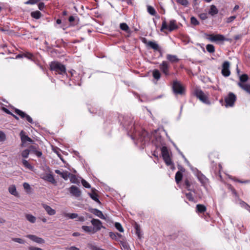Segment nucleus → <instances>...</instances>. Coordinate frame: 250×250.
Listing matches in <instances>:
<instances>
[{"label":"nucleus","instance_id":"12","mask_svg":"<svg viewBox=\"0 0 250 250\" xmlns=\"http://www.w3.org/2000/svg\"><path fill=\"white\" fill-rule=\"evenodd\" d=\"M159 68L161 71L166 75H169V65L166 61H163L159 65Z\"/></svg>","mask_w":250,"mask_h":250},{"label":"nucleus","instance_id":"36","mask_svg":"<svg viewBox=\"0 0 250 250\" xmlns=\"http://www.w3.org/2000/svg\"><path fill=\"white\" fill-rule=\"evenodd\" d=\"M206 49L209 53H212L215 51L214 46L212 44H208L206 46Z\"/></svg>","mask_w":250,"mask_h":250},{"label":"nucleus","instance_id":"5","mask_svg":"<svg viewBox=\"0 0 250 250\" xmlns=\"http://www.w3.org/2000/svg\"><path fill=\"white\" fill-rule=\"evenodd\" d=\"M161 152L163 159L167 165L170 166L172 164V162L170 158L169 152L167 147L165 146H163L161 148Z\"/></svg>","mask_w":250,"mask_h":250},{"label":"nucleus","instance_id":"55","mask_svg":"<svg viewBox=\"0 0 250 250\" xmlns=\"http://www.w3.org/2000/svg\"><path fill=\"white\" fill-rule=\"evenodd\" d=\"M77 218H78L77 221H78L83 222L85 221V218L83 216L78 217Z\"/></svg>","mask_w":250,"mask_h":250},{"label":"nucleus","instance_id":"61","mask_svg":"<svg viewBox=\"0 0 250 250\" xmlns=\"http://www.w3.org/2000/svg\"><path fill=\"white\" fill-rule=\"evenodd\" d=\"M68 20L70 22H73L75 20V18L73 16H71L69 18Z\"/></svg>","mask_w":250,"mask_h":250},{"label":"nucleus","instance_id":"13","mask_svg":"<svg viewBox=\"0 0 250 250\" xmlns=\"http://www.w3.org/2000/svg\"><path fill=\"white\" fill-rule=\"evenodd\" d=\"M26 237L29 238L33 241H34L37 243H38V244H43L44 243V240L43 239H42V238L39 237L35 235L29 234V235H27L26 236Z\"/></svg>","mask_w":250,"mask_h":250},{"label":"nucleus","instance_id":"47","mask_svg":"<svg viewBox=\"0 0 250 250\" xmlns=\"http://www.w3.org/2000/svg\"><path fill=\"white\" fill-rule=\"evenodd\" d=\"M82 184L83 186V187H84L85 188H90V184L84 179H82Z\"/></svg>","mask_w":250,"mask_h":250},{"label":"nucleus","instance_id":"51","mask_svg":"<svg viewBox=\"0 0 250 250\" xmlns=\"http://www.w3.org/2000/svg\"><path fill=\"white\" fill-rule=\"evenodd\" d=\"M236 18V16H230L229 17V18H228L227 19V22L228 23H229V22H231V21H232L235 19Z\"/></svg>","mask_w":250,"mask_h":250},{"label":"nucleus","instance_id":"29","mask_svg":"<svg viewBox=\"0 0 250 250\" xmlns=\"http://www.w3.org/2000/svg\"><path fill=\"white\" fill-rule=\"evenodd\" d=\"M23 131H21V140L22 143H25L26 142L28 141L29 142H32V139L29 138L28 136L25 135H22Z\"/></svg>","mask_w":250,"mask_h":250},{"label":"nucleus","instance_id":"37","mask_svg":"<svg viewBox=\"0 0 250 250\" xmlns=\"http://www.w3.org/2000/svg\"><path fill=\"white\" fill-rule=\"evenodd\" d=\"M22 164L24 166L29 169H32L33 167L27 161L25 160H22Z\"/></svg>","mask_w":250,"mask_h":250},{"label":"nucleus","instance_id":"10","mask_svg":"<svg viewBox=\"0 0 250 250\" xmlns=\"http://www.w3.org/2000/svg\"><path fill=\"white\" fill-rule=\"evenodd\" d=\"M69 191L71 194L75 197H79L81 195L80 189L76 186L70 187L69 188Z\"/></svg>","mask_w":250,"mask_h":250},{"label":"nucleus","instance_id":"40","mask_svg":"<svg viewBox=\"0 0 250 250\" xmlns=\"http://www.w3.org/2000/svg\"><path fill=\"white\" fill-rule=\"evenodd\" d=\"M89 195L94 201H95L97 202H100V201L98 198L97 195L96 193H89Z\"/></svg>","mask_w":250,"mask_h":250},{"label":"nucleus","instance_id":"31","mask_svg":"<svg viewBox=\"0 0 250 250\" xmlns=\"http://www.w3.org/2000/svg\"><path fill=\"white\" fill-rule=\"evenodd\" d=\"M33 148V146H31L30 147V149H25L23 151H22L21 152V156L24 158H28V155L29 154V153H30V150L32 149V148Z\"/></svg>","mask_w":250,"mask_h":250},{"label":"nucleus","instance_id":"2","mask_svg":"<svg viewBox=\"0 0 250 250\" xmlns=\"http://www.w3.org/2000/svg\"><path fill=\"white\" fill-rule=\"evenodd\" d=\"M177 28L178 26L177 25L175 20H170L168 25L167 24L166 21L164 20L162 24L161 31H163L164 29H167L169 31L171 32L177 29Z\"/></svg>","mask_w":250,"mask_h":250},{"label":"nucleus","instance_id":"20","mask_svg":"<svg viewBox=\"0 0 250 250\" xmlns=\"http://www.w3.org/2000/svg\"><path fill=\"white\" fill-rule=\"evenodd\" d=\"M196 176L198 180L202 184H204L206 183L207 179L206 178L205 176H204L200 172L198 171L196 174Z\"/></svg>","mask_w":250,"mask_h":250},{"label":"nucleus","instance_id":"21","mask_svg":"<svg viewBox=\"0 0 250 250\" xmlns=\"http://www.w3.org/2000/svg\"><path fill=\"white\" fill-rule=\"evenodd\" d=\"M8 191L11 194H12L15 196H18V193L17 191L16 186L14 185H11L9 187Z\"/></svg>","mask_w":250,"mask_h":250},{"label":"nucleus","instance_id":"33","mask_svg":"<svg viewBox=\"0 0 250 250\" xmlns=\"http://www.w3.org/2000/svg\"><path fill=\"white\" fill-rule=\"evenodd\" d=\"M182 177V173L180 171H177L175 174V181L177 184H178L181 181Z\"/></svg>","mask_w":250,"mask_h":250},{"label":"nucleus","instance_id":"14","mask_svg":"<svg viewBox=\"0 0 250 250\" xmlns=\"http://www.w3.org/2000/svg\"><path fill=\"white\" fill-rule=\"evenodd\" d=\"M55 172L60 175L65 180H67L71 175V173L67 171H61L59 169H56Z\"/></svg>","mask_w":250,"mask_h":250},{"label":"nucleus","instance_id":"15","mask_svg":"<svg viewBox=\"0 0 250 250\" xmlns=\"http://www.w3.org/2000/svg\"><path fill=\"white\" fill-rule=\"evenodd\" d=\"M192 184L191 182H190L188 179H186L184 181V187L188 190L192 191L195 193V189L191 187Z\"/></svg>","mask_w":250,"mask_h":250},{"label":"nucleus","instance_id":"24","mask_svg":"<svg viewBox=\"0 0 250 250\" xmlns=\"http://www.w3.org/2000/svg\"><path fill=\"white\" fill-rule=\"evenodd\" d=\"M167 59L171 62H176L179 61L176 56L170 54L167 55Z\"/></svg>","mask_w":250,"mask_h":250},{"label":"nucleus","instance_id":"3","mask_svg":"<svg viewBox=\"0 0 250 250\" xmlns=\"http://www.w3.org/2000/svg\"><path fill=\"white\" fill-rule=\"evenodd\" d=\"M206 39L211 42H218L228 41L229 39L226 38L225 36L221 34H206Z\"/></svg>","mask_w":250,"mask_h":250},{"label":"nucleus","instance_id":"23","mask_svg":"<svg viewBox=\"0 0 250 250\" xmlns=\"http://www.w3.org/2000/svg\"><path fill=\"white\" fill-rule=\"evenodd\" d=\"M218 12V10L217 7L214 5H211L210 7V9L208 11V14L211 16H214L217 14Z\"/></svg>","mask_w":250,"mask_h":250},{"label":"nucleus","instance_id":"4","mask_svg":"<svg viewBox=\"0 0 250 250\" xmlns=\"http://www.w3.org/2000/svg\"><path fill=\"white\" fill-rule=\"evenodd\" d=\"M236 100V96L231 92L229 93L228 95L225 98L226 107H232Z\"/></svg>","mask_w":250,"mask_h":250},{"label":"nucleus","instance_id":"59","mask_svg":"<svg viewBox=\"0 0 250 250\" xmlns=\"http://www.w3.org/2000/svg\"><path fill=\"white\" fill-rule=\"evenodd\" d=\"M241 204H242V206L245 207V208H247V209H249V208H250V207L249 206V205H247V204H246L245 202H243L241 203Z\"/></svg>","mask_w":250,"mask_h":250},{"label":"nucleus","instance_id":"17","mask_svg":"<svg viewBox=\"0 0 250 250\" xmlns=\"http://www.w3.org/2000/svg\"><path fill=\"white\" fill-rule=\"evenodd\" d=\"M42 207L49 215H53L56 214L55 210L52 208L50 206L46 204H42Z\"/></svg>","mask_w":250,"mask_h":250},{"label":"nucleus","instance_id":"8","mask_svg":"<svg viewBox=\"0 0 250 250\" xmlns=\"http://www.w3.org/2000/svg\"><path fill=\"white\" fill-rule=\"evenodd\" d=\"M229 62L228 61L225 62L222 64V74L225 77H228L230 75Z\"/></svg>","mask_w":250,"mask_h":250},{"label":"nucleus","instance_id":"44","mask_svg":"<svg viewBox=\"0 0 250 250\" xmlns=\"http://www.w3.org/2000/svg\"><path fill=\"white\" fill-rule=\"evenodd\" d=\"M190 21H191V24H192L194 25H197L199 24V22L197 21L196 18L194 17H192L190 18Z\"/></svg>","mask_w":250,"mask_h":250},{"label":"nucleus","instance_id":"42","mask_svg":"<svg viewBox=\"0 0 250 250\" xmlns=\"http://www.w3.org/2000/svg\"><path fill=\"white\" fill-rule=\"evenodd\" d=\"M12 241H13L15 242L18 243L19 244H23L25 243L24 240H23V239H22L21 238H12Z\"/></svg>","mask_w":250,"mask_h":250},{"label":"nucleus","instance_id":"58","mask_svg":"<svg viewBox=\"0 0 250 250\" xmlns=\"http://www.w3.org/2000/svg\"><path fill=\"white\" fill-rule=\"evenodd\" d=\"M44 4L43 3L41 2L39 4V8L42 10L44 7Z\"/></svg>","mask_w":250,"mask_h":250},{"label":"nucleus","instance_id":"64","mask_svg":"<svg viewBox=\"0 0 250 250\" xmlns=\"http://www.w3.org/2000/svg\"><path fill=\"white\" fill-rule=\"evenodd\" d=\"M56 22H57V24H61L62 23V21L60 19H58L56 21Z\"/></svg>","mask_w":250,"mask_h":250},{"label":"nucleus","instance_id":"53","mask_svg":"<svg viewBox=\"0 0 250 250\" xmlns=\"http://www.w3.org/2000/svg\"><path fill=\"white\" fill-rule=\"evenodd\" d=\"M33 152L38 157H40L42 155V153L41 151H38L37 150H34Z\"/></svg>","mask_w":250,"mask_h":250},{"label":"nucleus","instance_id":"35","mask_svg":"<svg viewBox=\"0 0 250 250\" xmlns=\"http://www.w3.org/2000/svg\"><path fill=\"white\" fill-rule=\"evenodd\" d=\"M153 77L156 79V80H159L160 79V77H161V74H160V72H159V71L157 69H154L153 71Z\"/></svg>","mask_w":250,"mask_h":250},{"label":"nucleus","instance_id":"38","mask_svg":"<svg viewBox=\"0 0 250 250\" xmlns=\"http://www.w3.org/2000/svg\"><path fill=\"white\" fill-rule=\"evenodd\" d=\"M147 11L150 15L153 16L155 15L156 13L155 9L151 6H147Z\"/></svg>","mask_w":250,"mask_h":250},{"label":"nucleus","instance_id":"7","mask_svg":"<svg viewBox=\"0 0 250 250\" xmlns=\"http://www.w3.org/2000/svg\"><path fill=\"white\" fill-rule=\"evenodd\" d=\"M172 88L174 93L176 94H182L184 92L183 87L180 83L176 80L173 81Z\"/></svg>","mask_w":250,"mask_h":250},{"label":"nucleus","instance_id":"22","mask_svg":"<svg viewBox=\"0 0 250 250\" xmlns=\"http://www.w3.org/2000/svg\"><path fill=\"white\" fill-rule=\"evenodd\" d=\"M196 209V211L198 213H204L207 210L206 207L204 205H202V204L197 205Z\"/></svg>","mask_w":250,"mask_h":250},{"label":"nucleus","instance_id":"60","mask_svg":"<svg viewBox=\"0 0 250 250\" xmlns=\"http://www.w3.org/2000/svg\"><path fill=\"white\" fill-rule=\"evenodd\" d=\"M68 250H79V249L75 247V246H72L70 248H68Z\"/></svg>","mask_w":250,"mask_h":250},{"label":"nucleus","instance_id":"49","mask_svg":"<svg viewBox=\"0 0 250 250\" xmlns=\"http://www.w3.org/2000/svg\"><path fill=\"white\" fill-rule=\"evenodd\" d=\"M117 235H119V234L118 233H115L112 232L109 233L110 237L113 239H116Z\"/></svg>","mask_w":250,"mask_h":250},{"label":"nucleus","instance_id":"54","mask_svg":"<svg viewBox=\"0 0 250 250\" xmlns=\"http://www.w3.org/2000/svg\"><path fill=\"white\" fill-rule=\"evenodd\" d=\"M29 250H42V249L34 247H29L28 248Z\"/></svg>","mask_w":250,"mask_h":250},{"label":"nucleus","instance_id":"1","mask_svg":"<svg viewBox=\"0 0 250 250\" xmlns=\"http://www.w3.org/2000/svg\"><path fill=\"white\" fill-rule=\"evenodd\" d=\"M50 70L56 72L60 75L66 74V68L65 66L57 62H51L50 64Z\"/></svg>","mask_w":250,"mask_h":250},{"label":"nucleus","instance_id":"32","mask_svg":"<svg viewBox=\"0 0 250 250\" xmlns=\"http://www.w3.org/2000/svg\"><path fill=\"white\" fill-rule=\"evenodd\" d=\"M31 15L32 17L36 19H39L41 18L42 14L39 11H36L32 12L31 13Z\"/></svg>","mask_w":250,"mask_h":250},{"label":"nucleus","instance_id":"34","mask_svg":"<svg viewBox=\"0 0 250 250\" xmlns=\"http://www.w3.org/2000/svg\"><path fill=\"white\" fill-rule=\"evenodd\" d=\"M248 76L247 74H243L239 76L240 82L243 83L246 82L248 80Z\"/></svg>","mask_w":250,"mask_h":250},{"label":"nucleus","instance_id":"16","mask_svg":"<svg viewBox=\"0 0 250 250\" xmlns=\"http://www.w3.org/2000/svg\"><path fill=\"white\" fill-rule=\"evenodd\" d=\"M146 45L154 50H160L159 45L155 42L149 41L145 42Z\"/></svg>","mask_w":250,"mask_h":250},{"label":"nucleus","instance_id":"25","mask_svg":"<svg viewBox=\"0 0 250 250\" xmlns=\"http://www.w3.org/2000/svg\"><path fill=\"white\" fill-rule=\"evenodd\" d=\"M26 219L30 223H34L36 221V217L30 214H25Z\"/></svg>","mask_w":250,"mask_h":250},{"label":"nucleus","instance_id":"19","mask_svg":"<svg viewBox=\"0 0 250 250\" xmlns=\"http://www.w3.org/2000/svg\"><path fill=\"white\" fill-rule=\"evenodd\" d=\"M91 212L93 213V214H94L100 218L101 219H104V220L105 219V217L104 215L103 214V213H102V212L101 211H100V210H98V209H96V208L93 209Z\"/></svg>","mask_w":250,"mask_h":250},{"label":"nucleus","instance_id":"41","mask_svg":"<svg viewBox=\"0 0 250 250\" xmlns=\"http://www.w3.org/2000/svg\"><path fill=\"white\" fill-rule=\"evenodd\" d=\"M115 227L120 232H122L124 231V229L120 223L116 222L115 224Z\"/></svg>","mask_w":250,"mask_h":250},{"label":"nucleus","instance_id":"45","mask_svg":"<svg viewBox=\"0 0 250 250\" xmlns=\"http://www.w3.org/2000/svg\"><path fill=\"white\" fill-rule=\"evenodd\" d=\"M5 140L6 135L5 133L2 131H0V142H4Z\"/></svg>","mask_w":250,"mask_h":250},{"label":"nucleus","instance_id":"28","mask_svg":"<svg viewBox=\"0 0 250 250\" xmlns=\"http://www.w3.org/2000/svg\"><path fill=\"white\" fill-rule=\"evenodd\" d=\"M120 27L122 30L125 31L127 33L130 32L128 26L125 23H121L120 24Z\"/></svg>","mask_w":250,"mask_h":250},{"label":"nucleus","instance_id":"43","mask_svg":"<svg viewBox=\"0 0 250 250\" xmlns=\"http://www.w3.org/2000/svg\"><path fill=\"white\" fill-rule=\"evenodd\" d=\"M177 2L185 6H187L188 4V1L187 0H177Z\"/></svg>","mask_w":250,"mask_h":250},{"label":"nucleus","instance_id":"9","mask_svg":"<svg viewBox=\"0 0 250 250\" xmlns=\"http://www.w3.org/2000/svg\"><path fill=\"white\" fill-rule=\"evenodd\" d=\"M15 112L17 114L19 115L21 118H22V119L25 118L26 120L29 123H30L31 124H33V121L32 118L30 116H29L28 115L26 114L24 112L21 111L20 109H15Z\"/></svg>","mask_w":250,"mask_h":250},{"label":"nucleus","instance_id":"46","mask_svg":"<svg viewBox=\"0 0 250 250\" xmlns=\"http://www.w3.org/2000/svg\"><path fill=\"white\" fill-rule=\"evenodd\" d=\"M40 0H28L24 2L25 4H34L38 2Z\"/></svg>","mask_w":250,"mask_h":250},{"label":"nucleus","instance_id":"26","mask_svg":"<svg viewBox=\"0 0 250 250\" xmlns=\"http://www.w3.org/2000/svg\"><path fill=\"white\" fill-rule=\"evenodd\" d=\"M82 229L86 232L88 233H95V229H93L91 227L83 226H82Z\"/></svg>","mask_w":250,"mask_h":250},{"label":"nucleus","instance_id":"11","mask_svg":"<svg viewBox=\"0 0 250 250\" xmlns=\"http://www.w3.org/2000/svg\"><path fill=\"white\" fill-rule=\"evenodd\" d=\"M92 225L94 226L93 229H95V232L100 230L103 228L102 222L99 219H93L91 221Z\"/></svg>","mask_w":250,"mask_h":250},{"label":"nucleus","instance_id":"50","mask_svg":"<svg viewBox=\"0 0 250 250\" xmlns=\"http://www.w3.org/2000/svg\"><path fill=\"white\" fill-rule=\"evenodd\" d=\"M70 181L71 183H76V178L75 177V175L71 174V175H70Z\"/></svg>","mask_w":250,"mask_h":250},{"label":"nucleus","instance_id":"56","mask_svg":"<svg viewBox=\"0 0 250 250\" xmlns=\"http://www.w3.org/2000/svg\"><path fill=\"white\" fill-rule=\"evenodd\" d=\"M24 56L25 57H26L29 59H31V58L32 57L33 55L31 54H30V53H27V54H24Z\"/></svg>","mask_w":250,"mask_h":250},{"label":"nucleus","instance_id":"57","mask_svg":"<svg viewBox=\"0 0 250 250\" xmlns=\"http://www.w3.org/2000/svg\"><path fill=\"white\" fill-rule=\"evenodd\" d=\"M2 109L7 114H10V115H12V113L8 109H7V108H6L5 107H3L2 108Z\"/></svg>","mask_w":250,"mask_h":250},{"label":"nucleus","instance_id":"48","mask_svg":"<svg viewBox=\"0 0 250 250\" xmlns=\"http://www.w3.org/2000/svg\"><path fill=\"white\" fill-rule=\"evenodd\" d=\"M199 17L202 20H206L208 18V14L206 13H201L199 15Z\"/></svg>","mask_w":250,"mask_h":250},{"label":"nucleus","instance_id":"39","mask_svg":"<svg viewBox=\"0 0 250 250\" xmlns=\"http://www.w3.org/2000/svg\"><path fill=\"white\" fill-rule=\"evenodd\" d=\"M185 195L188 200L190 201H194L193 195L191 192L186 193Z\"/></svg>","mask_w":250,"mask_h":250},{"label":"nucleus","instance_id":"30","mask_svg":"<svg viewBox=\"0 0 250 250\" xmlns=\"http://www.w3.org/2000/svg\"><path fill=\"white\" fill-rule=\"evenodd\" d=\"M63 215L66 217H68L69 218L72 219L77 218L78 217V214L75 213H67L64 212L63 213Z\"/></svg>","mask_w":250,"mask_h":250},{"label":"nucleus","instance_id":"52","mask_svg":"<svg viewBox=\"0 0 250 250\" xmlns=\"http://www.w3.org/2000/svg\"><path fill=\"white\" fill-rule=\"evenodd\" d=\"M23 187L24 189L28 190L30 189V186L27 183H24L23 184Z\"/></svg>","mask_w":250,"mask_h":250},{"label":"nucleus","instance_id":"63","mask_svg":"<svg viewBox=\"0 0 250 250\" xmlns=\"http://www.w3.org/2000/svg\"><path fill=\"white\" fill-rule=\"evenodd\" d=\"M5 222V220L3 218H0V223L2 224Z\"/></svg>","mask_w":250,"mask_h":250},{"label":"nucleus","instance_id":"27","mask_svg":"<svg viewBox=\"0 0 250 250\" xmlns=\"http://www.w3.org/2000/svg\"><path fill=\"white\" fill-rule=\"evenodd\" d=\"M43 179L52 184H54L56 182L53 175L51 174H46L45 177L43 178Z\"/></svg>","mask_w":250,"mask_h":250},{"label":"nucleus","instance_id":"6","mask_svg":"<svg viewBox=\"0 0 250 250\" xmlns=\"http://www.w3.org/2000/svg\"><path fill=\"white\" fill-rule=\"evenodd\" d=\"M195 94L196 97L203 103L206 104H209L210 103L208 100L207 96L204 93L199 89H197L195 91Z\"/></svg>","mask_w":250,"mask_h":250},{"label":"nucleus","instance_id":"62","mask_svg":"<svg viewBox=\"0 0 250 250\" xmlns=\"http://www.w3.org/2000/svg\"><path fill=\"white\" fill-rule=\"evenodd\" d=\"M23 56L24 55L19 54L16 56V58L18 59L22 58Z\"/></svg>","mask_w":250,"mask_h":250},{"label":"nucleus","instance_id":"18","mask_svg":"<svg viewBox=\"0 0 250 250\" xmlns=\"http://www.w3.org/2000/svg\"><path fill=\"white\" fill-rule=\"evenodd\" d=\"M238 86L241 87L243 90L250 94V84H244L241 83H238Z\"/></svg>","mask_w":250,"mask_h":250}]
</instances>
